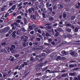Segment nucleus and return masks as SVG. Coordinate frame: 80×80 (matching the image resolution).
Returning <instances> with one entry per match:
<instances>
[{"label":"nucleus","mask_w":80,"mask_h":80,"mask_svg":"<svg viewBox=\"0 0 80 80\" xmlns=\"http://www.w3.org/2000/svg\"><path fill=\"white\" fill-rule=\"evenodd\" d=\"M9 30H10V27H5L2 29V33H6L7 32H8Z\"/></svg>","instance_id":"nucleus-1"},{"label":"nucleus","mask_w":80,"mask_h":80,"mask_svg":"<svg viewBox=\"0 0 80 80\" xmlns=\"http://www.w3.org/2000/svg\"><path fill=\"white\" fill-rule=\"evenodd\" d=\"M16 7V5H14L11 8H10L8 10V12H9L10 13H11L13 12V11H12V10H15V8Z\"/></svg>","instance_id":"nucleus-2"},{"label":"nucleus","mask_w":80,"mask_h":80,"mask_svg":"<svg viewBox=\"0 0 80 80\" xmlns=\"http://www.w3.org/2000/svg\"><path fill=\"white\" fill-rule=\"evenodd\" d=\"M66 58L64 57H61L60 56H58L57 58L56 59V60L57 61H59L60 60H65Z\"/></svg>","instance_id":"nucleus-3"},{"label":"nucleus","mask_w":80,"mask_h":80,"mask_svg":"<svg viewBox=\"0 0 80 80\" xmlns=\"http://www.w3.org/2000/svg\"><path fill=\"white\" fill-rule=\"evenodd\" d=\"M43 63L41 62L40 63L38 64L37 66H36L35 68H37L38 67H43Z\"/></svg>","instance_id":"nucleus-4"},{"label":"nucleus","mask_w":80,"mask_h":80,"mask_svg":"<svg viewBox=\"0 0 80 80\" xmlns=\"http://www.w3.org/2000/svg\"><path fill=\"white\" fill-rule=\"evenodd\" d=\"M10 51H12L11 52L12 53H15V49H14L12 47H11L9 49Z\"/></svg>","instance_id":"nucleus-5"},{"label":"nucleus","mask_w":80,"mask_h":80,"mask_svg":"<svg viewBox=\"0 0 80 80\" xmlns=\"http://www.w3.org/2000/svg\"><path fill=\"white\" fill-rule=\"evenodd\" d=\"M70 55L72 56L77 55V53L75 52H70Z\"/></svg>","instance_id":"nucleus-6"},{"label":"nucleus","mask_w":80,"mask_h":80,"mask_svg":"<svg viewBox=\"0 0 80 80\" xmlns=\"http://www.w3.org/2000/svg\"><path fill=\"white\" fill-rule=\"evenodd\" d=\"M36 48L37 50H41L43 49V47L42 46H37L36 47Z\"/></svg>","instance_id":"nucleus-7"},{"label":"nucleus","mask_w":80,"mask_h":80,"mask_svg":"<svg viewBox=\"0 0 80 80\" xmlns=\"http://www.w3.org/2000/svg\"><path fill=\"white\" fill-rule=\"evenodd\" d=\"M45 73H47V72H48V73H53V71H50V70L49 69H47L45 71Z\"/></svg>","instance_id":"nucleus-8"},{"label":"nucleus","mask_w":80,"mask_h":80,"mask_svg":"<svg viewBox=\"0 0 80 80\" xmlns=\"http://www.w3.org/2000/svg\"><path fill=\"white\" fill-rule=\"evenodd\" d=\"M28 42H24L23 44V46L24 47H26V46H28Z\"/></svg>","instance_id":"nucleus-9"},{"label":"nucleus","mask_w":80,"mask_h":80,"mask_svg":"<svg viewBox=\"0 0 80 80\" xmlns=\"http://www.w3.org/2000/svg\"><path fill=\"white\" fill-rule=\"evenodd\" d=\"M75 67H77V65L75 64ZM75 67L74 65L73 64H70L69 65V67L70 68H73V67Z\"/></svg>","instance_id":"nucleus-10"},{"label":"nucleus","mask_w":80,"mask_h":80,"mask_svg":"<svg viewBox=\"0 0 80 80\" xmlns=\"http://www.w3.org/2000/svg\"><path fill=\"white\" fill-rule=\"evenodd\" d=\"M67 76H68V74L67 73H65L62 74V78L66 77H67Z\"/></svg>","instance_id":"nucleus-11"},{"label":"nucleus","mask_w":80,"mask_h":80,"mask_svg":"<svg viewBox=\"0 0 80 80\" xmlns=\"http://www.w3.org/2000/svg\"><path fill=\"white\" fill-rule=\"evenodd\" d=\"M75 72L72 73L70 72L69 73V75L70 76H73V77H75Z\"/></svg>","instance_id":"nucleus-12"},{"label":"nucleus","mask_w":80,"mask_h":80,"mask_svg":"<svg viewBox=\"0 0 80 80\" xmlns=\"http://www.w3.org/2000/svg\"><path fill=\"white\" fill-rule=\"evenodd\" d=\"M30 25H31V23H29V24H28L29 28L30 30H32L33 28L32 26H30Z\"/></svg>","instance_id":"nucleus-13"},{"label":"nucleus","mask_w":80,"mask_h":80,"mask_svg":"<svg viewBox=\"0 0 80 80\" xmlns=\"http://www.w3.org/2000/svg\"><path fill=\"white\" fill-rule=\"evenodd\" d=\"M11 27H12V30H15V27L14 26V24L13 23H12L11 25Z\"/></svg>","instance_id":"nucleus-14"},{"label":"nucleus","mask_w":80,"mask_h":80,"mask_svg":"<svg viewBox=\"0 0 80 80\" xmlns=\"http://www.w3.org/2000/svg\"><path fill=\"white\" fill-rule=\"evenodd\" d=\"M24 22L25 24H26L27 23V18H24Z\"/></svg>","instance_id":"nucleus-15"},{"label":"nucleus","mask_w":80,"mask_h":80,"mask_svg":"<svg viewBox=\"0 0 80 80\" xmlns=\"http://www.w3.org/2000/svg\"><path fill=\"white\" fill-rule=\"evenodd\" d=\"M48 67H46L45 68H43L42 69V71L43 72L45 70H47V69H48Z\"/></svg>","instance_id":"nucleus-16"},{"label":"nucleus","mask_w":80,"mask_h":80,"mask_svg":"<svg viewBox=\"0 0 80 80\" xmlns=\"http://www.w3.org/2000/svg\"><path fill=\"white\" fill-rule=\"evenodd\" d=\"M35 6H38L39 5V2H36L34 4Z\"/></svg>","instance_id":"nucleus-17"},{"label":"nucleus","mask_w":80,"mask_h":80,"mask_svg":"<svg viewBox=\"0 0 80 80\" xmlns=\"http://www.w3.org/2000/svg\"><path fill=\"white\" fill-rule=\"evenodd\" d=\"M75 16H71V20H74V19H75Z\"/></svg>","instance_id":"nucleus-18"},{"label":"nucleus","mask_w":80,"mask_h":80,"mask_svg":"<svg viewBox=\"0 0 80 80\" xmlns=\"http://www.w3.org/2000/svg\"><path fill=\"white\" fill-rule=\"evenodd\" d=\"M16 34L17 35H20V32L19 31H17Z\"/></svg>","instance_id":"nucleus-19"},{"label":"nucleus","mask_w":80,"mask_h":80,"mask_svg":"<svg viewBox=\"0 0 80 80\" xmlns=\"http://www.w3.org/2000/svg\"><path fill=\"white\" fill-rule=\"evenodd\" d=\"M66 31L68 32H70L72 31V29H66Z\"/></svg>","instance_id":"nucleus-20"},{"label":"nucleus","mask_w":80,"mask_h":80,"mask_svg":"<svg viewBox=\"0 0 80 80\" xmlns=\"http://www.w3.org/2000/svg\"><path fill=\"white\" fill-rule=\"evenodd\" d=\"M28 12L29 13H32V10L31 8H29Z\"/></svg>","instance_id":"nucleus-21"},{"label":"nucleus","mask_w":80,"mask_h":80,"mask_svg":"<svg viewBox=\"0 0 80 80\" xmlns=\"http://www.w3.org/2000/svg\"><path fill=\"white\" fill-rule=\"evenodd\" d=\"M44 44L45 46H46V45L47 46H50L51 45L50 44H49L48 43H47L46 42H44Z\"/></svg>","instance_id":"nucleus-22"},{"label":"nucleus","mask_w":80,"mask_h":80,"mask_svg":"<svg viewBox=\"0 0 80 80\" xmlns=\"http://www.w3.org/2000/svg\"><path fill=\"white\" fill-rule=\"evenodd\" d=\"M31 17L33 18L34 20H36V16L35 15H33L32 16H31Z\"/></svg>","instance_id":"nucleus-23"},{"label":"nucleus","mask_w":80,"mask_h":80,"mask_svg":"<svg viewBox=\"0 0 80 80\" xmlns=\"http://www.w3.org/2000/svg\"><path fill=\"white\" fill-rule=\"evenodd\" d=\"M8 15H9V13L8 12H7L5 14V18H7V17L8 16Z\"/></svg>","instance_id":"nucleus-24"},{"label":"nucleus","mask_w":80,"mask_h":80,"mask_svg":"<svg viewBox=\"0 0 80 80\" xmlns=\"http://www.w3.org/2000/svg\"><path fill=\"white\" fill-rule=\"evenodd\" d=\"M63 18H66L67 17V14L65 13H63Z\"/></svg>","instance_id":"nucleus-25"},{"label":"nucleus","mask_w":80,"mask_h":80,"mask_svg":"<svg viewBox=\"0 0 80 80\" xmlns=\"http://www.w3.org/2000/svg\"><path fill=\"white\" fill-rule=\"evenodd\" d=\"M38 28H35L34 29V30L36 32H38Z\"/></svg>","instance_id":"nucleus-26"},{"label":"nucleus","mask_w":80,"mask_h":80,"mask_svg":"<svg viewBox=\"0 0 80 80\" xmlns=\"http://www.w3.org/2000/svg\"><path fill=\"white\" fill-rule=\"evenodd\" d=\"M48 9L50 11V12H52V10H53L52 7L49 8Z\"/></svg>","instance_id":"nucleus-27"},{"label":"nucleus","mask_w":80,"mask_h":80,"mask_svg":"<svg viewBox=\"0 0 80 80\" xmlns=\"http://www.w3.org/2000/svg\"><path fill=\"white\" fill-rule=\"evenodd\" d=\"M42 57V56H41V55H39L38 56L37 55L36 56V59H37V60H38V59H37V58L38 57V58H40V57Z\"/></svg>","instance_id":"nucleus-28"},{"label":"nucleus","mask_w":80,"mask_h":80,"mask_svg":"<svg viewBox=\"0 0 80 80\" xmlns=\"http://www.w3.org/2000/svg\"><path fill=\"white\" fill-rule=\"evenodd\" d=\"M42 72H40L39 73H37L36 75H37L38 76H40V75H42Z\"/></svg>","instance_id":"nucleus-29"},{"label":"nucleus","mask_w":80,"mask_h":80,"mask_svg":"<svg viewBox=\"0 0 80 80\" xmlns=\"http://www.w3.org/2000/svg\"><path fill=\"white\" fill-rule=\"evenodd\" d=\"M22 8H23L22 6H21L19 7L18 8V11H19V10H20V9H22Z\"/></svg>","instance_id":"nucleus-30"},{"label":"nucleus","mask_w":80,"mask_h":80,"mask_svg":"<svg viewBox=\"0 0 80 80\" xmlns=\"http://www.w3.org/2000/svg\"><path fill=\"white\" fill-rule=\"evenodd\" d=\"M58 35H59V33H58V32H56L55 34L56 37H57V36H58Z\"/></svg>","instance_id":"nucleus-31"},{"label":"nucleus","mask_w":80,"mask_h":80,"mask_svg":"<svg viewBox=\"0 0 80 80\" xmlns=\"http://www.w3.org/2000/svg\"><path fill=\"white\" fill-rule=\"evenodd\" d=\"M65 2H68V3H70L71 2V0H65Z\"/></svg>","instance_id":"nucleus-32"},{"label":"nucleus","mask_w":80,"mask_h":80,"mask_svg":"<svg viewBox=\"0 0 80 80\" xmlns=\"http://www.w3.org/2000/svg\"><path fill=\"white\" fill-rule=\"evenodd\" d=\"M46 36L47 37H49V36H50V34L48 33V32H47L46 34Z\"/></svg>","instance_id":"nucleus-33"},{"label":"nucleus","mask_w":80,"mask_h":80,"mask_svg":"<svg viewBox=\"0 0 80 80\" xmlns=\"http://www.w3.org/2000/svg\"><path fill=\"white\" fill-rule=\"evenodd\" d=\"M49 20L52 21V20H53L54 18L53 17H51L49 18Z\"/></svg>","instance_id":"nucleus-34"},{"label":"nucleus","mask_w":80,"mask_h":80,"mask_svg":"<svg viewBox=\"0 0 80 80\" xmlns=\"http://www.w3.org/2000/svg\"><path fill=\"white\" fill-rule=\"evenodd\" d=\"M66 25L67 27H70L71 26V25H72V24L69 23H68L66 24Z\"/></svg>","instance_id":"nucleus-35"},{"label":"nucleus","mask_w":80,"mask_h":80,"mask_svg":"<svg viewBox=\"0 0 80 80\" xmlns=\"http://www.w3.org/2000/svg\"><path fill=\"white\" fill-rule=\"evenodd\" d=\"M67 36L69 38H70L71 37H72V35L70 34H68L67 35Z\"/></svg>","instance_id":"nucleus-36"},{"label":"nucleus","mask_w":80,"mask_h":80,"mask_svg":"<svg viewBox=\"0 0 80 80\" xmlns=\"http://www.w3.org/2000/svg\"><path fill=\"white\" fill-rule=\"evenodd\" d=\"M12 32H13V31H12V30H10L8 31V33H9V34L10 33H12Z\"/></svg>","instance_id":"nucleus-37"},{"label":"nucleus","mask_w":80,"mask_h":80,"mask_svg":"<svg viewBox=\"0 0 80 80\" xmlns=\"http://www.w3.org/2000/svg\"><path fill=\"white\" fill-rule=\"evenodd\" d=\"M4 49H2L0 50V52H2V53H4Z\"/></svg>","instance_id":"nucleus-38"},{"label":"nucleus","mask_w":80,"mask_h":80,"mask_svg":"<svg viewBox=\"0 0 80 80\" xmlns=\"http://www.w3.org/2000/svg\"><path fill=\"white\" fill-rule=\"evenodd\" d=\"M3 77H6V76L7 75V74L3 73Z\"/></svg>","instance_id":"nucleus-39"},{"label":"nucleus","mask_w":80,"mask_h":80,"mask_svg":"<svg viewBox=\"0 0 80 80\" xmlns=\"http://www.w3.org/2000/svg\"><path fill=\"white\" fill-rule=\"evenodd\" d=\"M62 38H67V37H66V35H63L62 36Z\"/></svg>","instance_id":"nucleus-40"},{"label":"nucleus","mask_w":80,"mask_h":80,"mask_svg":"<svg viewBox=\"0 0 80 80\" xmlns=\"http://www.w3.org/2000/svg\"><path fill=\"white\" fill-rule=\"evenodd\" d=\"M33 45H38V43L37 42H34L33 43Z\"/></svg>","instance_id":"nucleus-41"},{"label":"nucleus","mask_w":80,"mask_h":80,"mask_svg":"<svg viewBox=\"0 0 80 80\" xmlns=\"http://www.w3.org/2000/svg\"><path fill=\"white\" fill-rule=\"evenodd\" d=\"M30 60L31 61V62H32V61H33L34 60V58L33 57H31L30 58Z\"/></svg>","instance_id":"nucleus-42"},{"label":"nucleus","mask_w":80,"mask_h":80,"mask_svg":"<svg viewBox=\"0 0 80 80\" xmlns=\"http://www.w3.org/2000/svg\"><path fill=\"white\" fill-rule=\"evenodd\" d=\"M21 30L22 31H23V32H26V30H25V29L23 28H21Z\"/></svg>","instance_id":"nucleus-43"},{"label":"nucleus","mask_w":80,"mask_h":80,"mask_svg":"<svg viewBox=\"0 0 80 80\" xmlns=\"http://www.w3.org/2000/svg\"><path fill=\"white\" fill-rule=\"evenodd\" d=\"M22 2L20 3L18 6V7H21L22 6Z\"/></svg>","instance_id":"nucleus-44"},{"label":"nucleus","mask_w":80,"mask_h":80,"mask_svg":"<svg viewBox=\"0 0 80 80\" xmlns=\"http://www.w3.org/2000/svg\"><path fill=\"white\" fill-rule=\"evenodd\" d=\"M74 30H75V32H78V28H75Z\"/></svg>","instance_id":"nucleus-45"},{"label":"nucleus","mask_w":80,"mask_h":80,"mask_svg":"<svg viewBox=\"0 0 80 80\" xmlns=\"http://www.w3.org/2000/svg\"><path fill=\"white\" fill-rule=\"evenodd\" d=\"M34 34V31H32L30 32V34H31V35H33V34Z\"/></svg>","instance_id":"nucleus-46"},{"label":"nucleus","mask_w":80,"mask_h":80,"mask_svg":"<svg viewBox=\"0 0 80 80\" xmlns=\"http://www.w3.org/2000/svg\"><path fill=\"white\" fill-rule=\"evenodd\" d=\"M31 2H32L33 4H34L35 2V0H31Z\"/></svg>","instance_id":"nucleus-47"},{"label":"nucleus","mask_w":80,"mask_h":80,"mask_svg":"<svg viewBox=\"0 0 80 80\" xmlns=\"http://www.w3.org/2000/svg\"><path fill=\"white\" fill-rule=\"evenodd\" d=\"M11 47H12L14 49H15V46L14 45H11Z\"/></svg>","instance_id":"nucleus-48"},{"label":"nucleus","mask_w":80,"mask_h":80,"mask_svg":"<svg viewBox=\"0 0 80 80\" xmlns=\"http://www.w3.org/2000/svg\"><path fill=\"white\" fill-rule=\"evenodd\" d=\"M47 28L48 29H51V28H52V26H47Z\"/></svg>","instance_id":"nucleus-49"},{"label":"nucleus","mask_w":80,"mask_h":80,"mask_svg":"<svg viewBox=\"0 0 80 80\" xmlns=\"http://www.w3.org/2000/svg\"><path fill=\"white\" fill-rule=\"evenodd\" d=\"M16 33H17V31H13V32H12V34H16Z\"/></svg>","instance_id":"nucleus-50"},{"label":"nucleus","mask_w":80,"mask_h":80,"mask_svg":"<svg viewBox=\"0 0 80 80\" xmlns=\"http://www.w3.org/2000/svg\"><path fill=\"white\" fill-rule=\"evenodd\" d=\"M32 28H35V27H36V25H35V24H33L32 25Z\"/></svg>","instance_id":"nucleus-51"},{"label":"nucleus","mask_w":80,"mask_h":80,"mask_svg":"<svg viewBox=\"0 0 80 80\" xmlns=\"http://www.w3.org/2000/svg\"><path fill=\"white\" fill-rule=\"evenodd\" d=\"M19 56H20V55H19V54H16V55H15V57L16 58H17Z\"/></svg>","instance_id":"nucleus-52"},{"label":"nucleus","mask_w":80,"mask_h":80,"mask_svg":"<svg viewBox=\"0 0 80 80\" xmlns=\"http://www.w3.org/2000/svg\"><path fill=\"white\" fill-rule=\"evenodd\" d=\"M46 7H49V3L48 2H47L46 4Z\"/></svg>","instance_id":"nucleus-53"},{"label":"nucleus","mask_w":80,"mask_h":80,"mask_svg":"<svg viewBox=\"0 0 80 80\" xmlns=\"http://www.w3.org/2000/svg\"><path fill=\"white\" fill-rule=\"evenodd\" d=\"M28 3V2H25L23 3V5H27Z\"/></svg>","instance_id":"nucleus-54"},{"label":"nucleus","mask_w":80,"mask_h":80,"mask_svg":"<svg viewBox=\"0 0 80 80\" xmlns=\"http://www.w3.org/2000/svg\"><path fill=\"white\" fill-rule=\"evenodd\" d=\"M52 13V14H54V15H55V10H53V11H52V12H51Z\"/></svg>","instance_id":"nucleus-55"},{"label":"nucleus","mask_w":80,"mask_h":80,"mask_svg":"<svg viewBox=\"0 0 80 80\" xmlns=\"http://www.w3.org/2000/svg\"><path fill=\"white\" fill-rule=\"evenodd\" d=\"M44 59V58H42L40 59L39 62H42V61H43Z\"/></svg>","instance_id":"nucleus-56"},{"label":"nucleus","mask_w":80,"mask_h":80,"mask_svg":"<svg viewBox=\"0 0 80 80\" xmlns=\"http://www.w3.org/2000/svg\"><path fill=\"white\" fill-rule=\"evenodd\" d=\"M78 80H80V75H78L77 76Z\"/></svg>","instance_id":"nucleus-57"},{"label":"nucleus","mask_w":80,"mask_h":80,"mask_svg":"<svg viewBox=\"0 0 80 80\" xmlns=\"http://www.w3.org/2000/svg\"><path fill=\"white\" fill-rule=\"evenodd\" d=\"M42 15L43 18H45V13H42Z\"/></svg>","instance_id":"nucleus-58"},{"label":"nucleus","mask_w":80,"mask_h":80,"mask_svg":"<svg viewBox=\"0 0 80 80\" xmlns=\"http://www.w3.org/2000/svg\"><path fill=\"white\" fill-rule=\"evenodd\" d=\"M17 18L18 19H20V18H22V16H18L17 17Z\"/></svg>","instance_id":"nucleus-59"},{"label":"nucleus","mask_w":80,"mask_h":80,"mask_svg":"<svg viewBox=\"0 0 80 80\" xmlns=\"http://www.w3.org/2000/svg\"><path fill=\"white\" fill-rule=\"evenodd\" d=\"M12 37L13 38H15L16 37V34H12Z\"/></svg>","instance_id":"nucleus-60"},{"label":"nucleus","mask_w":80,"mask_h":80,"mask_svg":"<svg viewBox=\"0 0 80 80\" xmlns=\"http://www.w3.org/2000/svg\"><path fill=\"white\" fill-rule=\"evenodd\" d=\"M14 58V57H12V58H11V61L12 62H13V59Z\"/></svg>","instance_id":"nucleus-61"},{"label":"nucleus","mask_w":80,"mask_h":80,"mask_svg":"<svg viewBox=\"0 0 80 80\" xmlns=\"http://www.w3.org/2000/svg\"><path fill=\"white\" fill-rule=\"evenodd\" d=\"M36 39L37 40H41V39H40V38H36Z\"/></svg>","instance_id":"nucleus-62"},{"label":"nucleus","mask_w":80,"mask_h":80,"mask_svg":"<svg viewBox=\"0 0 80 80\" xmlns=\"http://www.w3.org/2000/svg\"><path fill=\"white\" fill-rule=\"evenodd\" d=\"M35 36H32V37H31V40H33V39H34V38H35Z\"/></svg>","instance_id":"nucleus-63"},{"label":"nucleus","mask_w":80,"mask_h":80,"mask_svg":"<svg viewBox=\"0 0 80 80\" xmlns=\"http://www.w3.org/2000/svg\"><path fill=\"white\" fill-rule=\"evenodd\" d=\"M12 5H13V3H12V2H9V6H12Z\"/></svg>","instance_id":"nucleus-64"}]
</instances>
